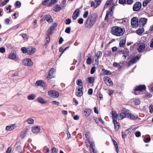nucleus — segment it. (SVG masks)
Segmentation results:
<instances>
[{
    "label": "nucleus",
    "instance_id": "1",
    "mask_svg": "<svg viewBox=\"0 0 153 153\" xmlns=\"http://www.w3.org/2000/svg\"><path fill=\"white\" fill-rule=\"evenodd\" d=\"M97 18V16L96 13H94L91 16H89L85 25L86 27L88 28L92 27L96 21Z\"/></svg>",
    "mask_w": 153,
    "mask_h": 153
},
{
    "label": "nucleus",
    "instance_id": "2",
    "mask_svg": "<svg viewBox=\"0 0 153 153\" xmlns=\"http://www.w3.org/2000/svg\"><path fill=\"white\" fill-rule=\"evenodd\" d=\"M111 32L112 34L114 35L117 36H120L123 34L124 30L122 28L115 26L112 27Z\"/></svg>",
    "mask_w": 153,
    "mask_h": 153
},
{
    "label": "nucleus",
    "instance_id": "3",
    "mask_svg": "<svg viewBox=\"0 0 153 153\" xmlns=\"http://www.w3.org/2000/svg\"><path fill=\"white\" fill-rule=\"evenodd\" d=\"M48 94L50 97L53 98H58L59 96V94L58 92L52 90L49 91Z\"/></svg>",
    "mask_w": 153,
    "mask_h": 153
},
{
    "label": "nucleus",
    "instance_id": "4",
    "mask_svg": "<svg viewBox=\"0 0 153 153\" xmlns=\"http://www.w3.org/2000/svg\"><path fill=\"white\" fill-rule=\"evenodd\" d=\"M56 2V0H45L42 2V4L44 5H48L50 7Z\"/></svg>",
    "mask_w": 153,
    "mask_h": 153
},
{
    "label": "nucleus",
    "instance_id": "5",
    "mask_svg": "<svg viewBox=\"0 0 153 153\" xmlns=\"http://www.w3.org/2000/svg\"><path fill=\"white\" fill-rule=\"evenodd\" d=\"M23 65L28 66H33V63L32 61L30 59H23L22 61Z\"/></svg>",
    "mask_w": 153,
    "mask_h": 153
},
{
    "label": "nucleus",
    "instance_id": "6",
    "mask_svg": "<svg viewBox=\"0 0 153 153\" xmlns=\"http://www.w3.org/2000/svg\"><path fill=\"white\" fill-rule=\"evenodd\" d=\"M31 131L33 133L35 134H39L42 132L40 127L39 126H32L31 128Z\"/></svg>",
    "mask_w": 153,
    "mask_h": 153
},
{
    "label": "nucleus",
    "instance_id": "7",
    "mask_svg": "<svg viewBox=\"0 0 153 153\" xmlns=\"http://www.w3.org/2000/svg\"><path fill=\"white\" fill-rule=\"evenodd\" d=\"M131 26L133 27H137L138 25V20L137 18L134 17L131 20Z\"/></svg>",
    "mask_w": 153,
    "mask_h": 153
},
{
    "label": "nucleus",
    "instance_id": "8",
    "mask_svg": "<svg viewBox=\"0 0 153 153\" xmlns=\"http://www.w3.org/2000/svg\"><path fill=\"white\" fill-rule=\"evenodd\" d=\"M55 71V69L54 68H52L51 69L46 76V78L47 80L50 79L53 77V74Z\"/></svg>",
    "mask_w": 153,
    "mask_h": 153
},
{
    "label": "nucleus",
    "instance_id": "9",
    "mask_svg": "<svg viewBox=\"0 0 153 153\" xmlns=\"http://www.w3.org/2000/svg\"><path fill=\"white\" fill-rule=\"evenodd\" d=\"M57 26V24L56 23H54L49 28L47 31V33L48 35H50L53 33V31L54 28Z\"/></svg>",
    "mask_w": 153,
    "mask_h": 153
},
{
    "label": "nucleus",
    "instance_id": "10",
    "mask_svg": "<svg viewBox=\"0 0 153 153\" xmlns=\"http://www.w3.org/2000/svg\"><path fill=\"white\" fill-rule=\"evenodd\" d=\"M121 55H123V59L126 58L127 56L128 55L129 51L128 49H125L124 51H120L118 52Z\"/></svg>",
    "mask_w": 153,
    "mask_h": 153
},
{
    "label": "nucleus",
    "instance_id": "11",
    "mask_svg": "<svg viewBox=\"0 0 153 153\" xmlns=\"http://www.w3.org/2000/svg\"><path fill=\"white\" fill-rule=\"evenodd\" d=\"M103 80L106 84L110 86L113 84V82L111 79L108 77H104L103 78Z\"/></svg>",
    "mask_w": 153,
    "mask_h": 153
},
{
    "label": "nucleus",
    "instance_id": "12",
    "mask_svg": "<svg viewBox=\"0 0 153 153\" xmlns=\"http://www.w3.org/2000/svg\"><path fill=\"white\" fill-rule=\"evenodd\" d=\"M145 45L143 42L140 43L138 44L137 51L139 52H143L145 50Z\"/></svg>",
    "mask_w": 153,
    "mask_h": 153
},
{
    "label": "nucleus",
    "instance_id": "13",
    "mask_svg": "<svg viewBox=\"0 0 153 153\" xmlns=\"http://www.w3.org/2000/svg\"><path fill=\"white\" fill-rule=\"evenodd\" d=\"M125 110L124 111L125 112H122L118 114V119L119 120H122L125 117H127V110L125 109Z\"/></svg>",
    "mask_w": 153,
    "mask_h": 153
},
{
    "label": "nucleus",
    "instance_id": "14",
    "mask_svg": "<svg viewBox=\"0 0 153 153\" xmlns=\"http://www.w3.org/2000/svg\"><path fill=\"white\" fill-rule=\"evenodd\" d=\"M141 3L140 2H136L133 7V10L134 11H138L141 8Z\"/></svg>",
    "mask_w": 153,
    "mask_h": 153
},
{
    "label": "nucleus",
    "instance_id": "15",
    "mask_svg": "<svg viewBox=\"0 0 153 153\" xmlns=\"http://www.w3.org/2000/svg\"><path fill=\"white\" fill-rule=\"evenodd\" d=\"M127 117L128 119L131 120H135L137 118V115L132 114L129 112L127 110Z\"/></svg>",
    "mask_w": 153,
    "mask_h": 153
},
{
    "label": "nucleus",
    "instance_id": "16",
    "mask_svg": "<svg viewBox=\"0 0 153 153\" xmlns=\"http://www.w3.org/2000/svg\"><path fill=\"white\" fill-rule=\"evenodd\" d=\"M27 53L29 55H31L35 52L36 49L34 48L30 47L27 48Z\"/></svg>",
    "mask_w": 153,
    "mask_h": 153
},
{
    "label": "nucleus",
    "instance_id": "17",
    "mask_svg": "<svg viewBox=\"0 0 153 153\" xmlns=\"http://www.w3.org/2000/svg\"><path fill=\"white\" fill-rule=\"evenodd\" d=\"M146 89V87L145 85H141L136 86L134 90V91H142Z\"/></svg>",
    "mask_w": 153,
    "mask_h": 153
},
{
    "label": "nucleus",
    "instance_id": "18",
    "mask_svg": "<svg viewBox=\"0 0 153 153\" xmlns=\"http://www.w3.org/2000/svg\"><path fill=\"white\" fill-rule=\"evenodd\" d=\"M111 114L112 115L113 122L117 121V120L118 118L119 114H117V112L114 111H111Z\"/></svg>",
    "mask_w": 153,
    "mask_h": 153
},
{
    "label": "nucleus",
    "instance_id": "19",
    "mask_svg": "<svg viewBox=\"0 0 153 153\" xmlns=\"http://www.w3.org/2000/svg\"><path fill=\"white\" fill-rule=\"evenodd\" d=\"M83 88H80L77 87L76 90V94L78 97H81L83 94L82 89Z\"/></svg>",
    "mask_w": 153,
    "mask_h": 153
},
{
    "label": "nucleus",
    "instance_id": "20",
    "mask_svg": "<svg viewBox=\"0 0 153 153\" xmlns=\"http://www.w3.org/2000/svg\"><path fill=\"white\" fill-rule=\"evenodd\" d=\"M147 19L144 18H141L139 21V24L141 26H143L146 23Z\"/></svg>",
    "mask_w": 153,
    "mask_h": 153
},
{
    "label": "nucleus",
    "instance_id": "21",
    "mask_svg": "<svg viewBox=\"0 0 153 153\" xmlns=\"http://www.w3.org/2000/svg\"><path fill=\"white\" fill-rule=\"evenodd\" d=\"M83 113L85 117H87L90 115L91 113V110L90 109H86L84 111Z\"/></svg>",
    "mask_w": 153,
    "mask_h": 153
},
{
    "label": "nucleus",
    "instance_id": "22",
    "mask_svg": "<svg viewBox=\"0 0 153 153\" xmlns=\"http://www.w3.org/2000/svg\"><path fill=\"white\" fill-rule=\"evenodd\" d=\"M79 12V9H77L75 10L73 15L72 17L74 20H75L77 18Z\"/></svg>",
    "mask_w": 153,
    "mask_h": 153
},
{
    "label": "nucleus",
    "instance_id": "23",
    "mask_svg": "<svg viewBox=\"0 0 153 153\" xmlns=\"http://www.w3.org/2000/svg\"><path fill=\"white\" fill-rule=\"evenodd\" d=\"M9 58L11 59L14 60L16 58V52L15 51L12 52L8 55Z\"/></svg>",
    "mask_w": 153,
    "mask_h": 153
},
{
    "label": "nucleus",
    "instance_id": "24",
    "mask_svg": "<svg viewBox=\"0 0 153 153\" xmlns=\"http://www.w3.org/2000/svg\"><path fill=\"white\" fill-rule=\"evenodd\" d=\"M139 57L138 56H136L133 58L128 63V65L130 66L132 64L136 62L139 60Z\"/></svg>",
    "mask_w": 153,
    "mask_h": 153
},
{
    "label": "nucleus",
    "instance_id": "25",
    "mask_svg": "<svg viewBox=\"0 0 153 153\" xmlns=\"http://www.w3.org/2000/svg\"><path fill=\"white\" fill-rule=\"evenodd\" d=\"M95 145L94 144V143H92L91 146V147H90V151L91 153H96L97 151L95 149Z\"/></svg>",
    "mask_w": 153,
    "mask_h": 153
},
{
    "label": "nucleus",
    "instance_id": "26",
    "mask_svg": "<svg viewBox=\"0 0 153 153\" xmlns=\"http://www.w3.org/2000/svg\"><path fill=\"white\" fill-rule=\"evenodd\" d=\"M16 125L13 124L10 126H7L6 127V131H11L13 130L16 127Z\"/></svg>",
    "mask_w": 153,
    "mask_h": 153
},
{
    "label": "nucleus",
    "instance_id": "27",
    "mask_svg": "<svg viewBox=\"0 0 153 153\" xmlns=\"http://www.w3.org/2000/svg\"><path fill=\"white\" fill-rule=\"evenodd\" d=\"M27 131L28 129L26 128L24 131L21 132L20 137L22 139H23L25 137Z\"/></svg>",
    "mask_w": 153,
    "mask_h": 153
},
{
    "label": "nucleus",
    "instance_id": "28",
    "mask_svg": "<svg viewBox=\"0 0 153 153\" xmlns=\"http://www.w3.org/2000/svg\"><path fill=\"white\" fill-rule=\"evenodd\" d=\"M50 40V36H49V35H47L46 36V38L45 40V43L44 45V46L45 48H46L48 46V45L49 43Z\"/></svg>",
    "mask_w": 153,
    "mask_h": 153
},
{
    "label": "nucleus",
    "instance_id": "29",
    "mask_svg": "<svg viewBox=\"0 0 153 153\" xmlns=\"http://www.w3.org/2000/svg\"><path fill=\"white\" fill-rule=\"evenodd\" d=\"M36 85L44 86L45 85V83L42 80H38L36 83Z\"/></svg>",
    "mask_w": 153,
    "mask_h": 153
},
{
    "label": "nucleus",
    "instance_id": "30",
    "mask_svg": "<svg viewBox=\"0 0 153 153\" xmlns=\"http://www.w3.org/2000/svg\"><path fill=\"white\" fill-rule=\"evenodd\" d=\"M45 19L48 23L52 22L53 21L51 16L50 15H46L45 17Z\"/></svg>",
    "mask_w": 153,
    "mask_h": 153
},
{
    "label": "nucleus",
    "instance_id": "31",
    "mask_svg": "<svg viewBox=\"0 0 153 153\" xmlns=\"http://www.w3.org/2000/svg\"><path fill=\"white\" fill-rule=\"evenodd\" d=\"M101 73L102 75H110L111 74L110 71L104 69H102L101 71Z\"/></svg>",
    "mask_w": 153,
    "mask_h": 153
},
{
    "label": "nucleus",
    "instance_id": "32",
    "mask_svg": "<svg viewBox=\"0 0 153 153\" xmlns=\"http://www.w3.org/2000/svg\"><path fill=\"white\" fill-rule=\"evenodd\" d=\"M83 84L82 80L81 79H78L76 82V84L78 85L77 87L80 88H83V86L82 85Z\"/></svg>",
    "mask_w": 153,
    "mask_h": 153
},
{
    "label": "nucleus",
    "instance_id": "33",
    "mask_svg": "<svg viewBox=\"0 0 153 153\" xmlns=\"http://www.w3.org/2000/svg\"><path fill=\"white\" fill-rule=\"evenodd\" d=\"M28 124L30 125H33L34 123V120L31 118H29L27 119L26 120Z\"/></svg>",
    "mask_w": 153,
    "mask_h": 153
},
{
    "label": "nucleus",
    "instance_id": "34",
    "mask_svg": "<svg viewBox=\"0 0 153 153\" xmlns=\"http://www.w3.org/2000/svg\"><path fill=\"white\" fill-rule=\"evenodd\" d=\"M36 97L35 95L34 94H31L27 96V98L28 100H33Z\"/></svg>",
    "mask_w": 153,
    "mask_h": 153
},
{
    "label": "nucleus",
    "instance_id": "35",
    "mask_svg": "<svg viewBox=\"0 0 153 153\" xmlns=\"http://www.w3.org/2000/svg\"><path fill=\"white\" fill-rule=\"evenodd\" d=\"M37 100L40 103L42 104H46L47 102L46 100L40 97H38V98Z\"/></svg>",
    "mask_w": 153,
    "mask_h": 153
},
{
    "label": "nucleus",
    "instance_id": "36",
    "mask_svg": "<svg viewBox=\"0 0 153 153\" xmlns=\"http://www.w3.org/2000/svg\"><path fill=\"white\" fill-rule=\"evenodd\" d=\"M61 9V7L58 4L55 5L53 8V10L55 12H58Z\"/></svg>",
    "mask_w": 153,
    "mask_h": 153
},
{
    "label": "nucleus",
    "instance_id": "37",
    "mask_svg": "<svg viewBox=\"0 0 153 153\" xmlns=\"http://www.w3.org/2000/svg\"><path fill=\"white\" fill-rule=\"evenodd\" d=\"M114 125V129L116 130H117L119 128V124L117 121H113Z\"/></svg>",
    "mask_w": 153,
    "mask_h": 153
},
{
    "label": "nucleus",
    "instance_id": "38",
    "mask_svg": "<svg viewBox=\"0 0 153 153\" xmlns=\"http://www.w3.org/2000/svg\"><path fill=\"white\" fill-rule=\"evenodd\" d=\"M86 141L85 142V144H86V146L87 147H88L89 146H90V147H91V144L92 143H94V142H91V143L90 142V140H89V139H86Z\"/></svg>",
    "mask_w": 153,
    "mask_h": 153
},
{
    "label": "nucleus",
    "instance_id": "39",
    "mask_svg": "<svg viewBox=\"0 0 153 153\" xmlns=\"http://www.w3.org/2000/svg\"><path fill=\"white\" fill-rule=\"evenodd\" d=\"M112 140L113 142V143L114 146L116 148V152L118 153V145L117 142L114 140L112 139Z\"/></svg>",
    "mask_w": 153,
    "mask_h": 153
},
{
    "label": "nucleus",
    "instance_id": "40",
    "mask_svg": "<svg viewBox=\"0 0 153 153\" xmlns=\"http://www.w3.org/2000/svg\"><path fill=\"white\" fill-rule=\"evenodd\" d=\"M126 42V39H124L122 40L119 43V45L120 47H122L123 45L125 44Z\"/></svg>",
    "mask_w": 153,
    "mask_h": 153
},
{
    "label": "nucleus",
    "instance_id": "41",
    "mask_svg": "<svg viewBox=\"0 0 153 153\" xmlns=\"http://www.w3.org/2000/svg\"><path fill=\"white\" fill-rule=\"evenodd\" d=\"M134 102V104L135 105H139L140 104L141 102L140 100L138 98L135 99Z\"/></svg>",
    "mask_w": 153,
    "mask_h": 153
},
{
    "label": "nucleus",
    "instance_id": "42",
    "mask_svg": "<svg viewBox=\"0 0 153 153\" xmlns=\"http://www.w3.org/2000/svg\"><path fill=\"white\" fill-rule=\"evenodd\" d=\"M144 31V29L143 28H141L140 29L136 31V33L138 35H141L143 33V32Z\"/></svg>",
    "mask_w": 153,
    "mask_h": 153
},
{
    "label": "nucleus",
    "instance_id": "43",
    "mask_svg": "<svg viewBox=\"0 0 153 153\" xmlns=\"http://www.w3.org/2000/svg\"><path fill=\"white\" fill-rule=\"evenodd\" d=\"M144 94L145 95V97L147 98H149L152 96V95L150 93L146 91H145L144 92Z\"/></svg>",
    "mask_w": 153,
    "mask_h": 153
},
{
    "label": "nucleus",
    "instance_id": "44",
    "mask_svg": "<svg viewBox=\"0 0 153 153\" xmlns=\"http://www.w3.org/2000/svg\"><path fill=\"white\" fill-rule=\"evenodd\" d=\"M94 80V78L93 77H89L88 78V81L90 83H93Z\"/></svg>",
    "mask_w": 153,
    "mask_h": 153
},
{
    "label": "nucleus",
    "instance_id": "45",
    "mask_svg": "<svg viewBox=\"0 0 153 153\" xmlns=\"http://www.w3.org/2000/svg\"><path fill=\"white\" fill-rule=\"evenodd\" d=\"M151 0H144L143 3V7L146 6L147 4L149 3Z\"/></svg>",
    "mask_w": 153,
    "mask_h": 153
},
{
    "label": "nucleus",
    "instance_id": "46",
    "mask_svg": "<svg viewBox=\"0 0 153 153\" xmlns=\"http://www.w3.org/2000/svg\"><path fill=\"white\" fill-rule=\"evenodd\" d=\"M112 1V0H107L105 5L104 6V8H107V6L110 4H111Z\"/></svg>",
    "mask_w": 153,
    "mask_h": 153
},
{
    "label": "nucleus",
    "instance_id": "47",
    "mask_svg": "<svg viewBox=\"0 0 153 153\" xmlns=\"http://www.w3.org/2000/svg\"><path fill=\"white\" fill-rule=\"evenodd\" d=\"M113 65L115 67H120V68H121V66L120 65L119 63L114 62L113 64Z\"/></svg>",
    "mask_w": 153,
    "mask_h": 153
},
{
    "label": "nucleus",
    "instance_id": "48",
    "mask_svg": "<svg viewBox=\"0 0 153 153\" xmlns=\"http://www.w3.org/2000/svg\"><path fill=\"white\" fill-rule=\"evenodd\" d=\"M99 58L95 56H94V57L93 60H94L95 61V64L98 65V59Z\"/></svg>",
    "mask_w": 153,
    "mask_h": 153
},
{
    "label": "nucleus",
    "instance_id": "49",
    "mask_svg": "<svg viewBox=\"0 0 153 153\" xmlns=\"http://www.w3.org/2000/svg\"><path fill=\"white\" fill-rule=\"evenodd\" d=\"M15 5L17 8H19L21 6V3L19 1H17L16 2Z\"/></svg>",
    "mask_w": 153,
    "mask_h": 153
},
{
    "label": "nucleus",
    "instance_id": "50",
    "mask_svg": "<svg viewBox=\"0 0 153 153\" xmlns=\"http://www.w3.org/2000/svg\"><path fill=\"white\" fill-rule=\"evenodd\" d=\"M102 55V52L100 51H99L97 52L96 55H95V56L97 57L98 58H100L101 57Z\"/></svg>",
    "mask_w": 153,
    "mask_h": 153
},
{
    "label": "nucleus",
    "instance_id": "51",
    "mask_svg": "<svg viewBox=\"0 0 153 153\" xmlns=\"http://www.w3.org/2000/svg\"><path fill=\"white\" fill-rule=\"evenodd\" d=\"M52 104L56 106H59L60 105V103L59 102L55 101H53L52 102Z\"/></svg>",
    "mask_w": 153,
    "mask_h": 153
},
{
    "label": "nucleus",
    "instance_id": "52",
    "mask_svg": "<svg viewBox=\"0 0 153 153\" xmlns=\"http://www.w3.org/2000/svg\"><path fill=\"white\" fill-rule=\"evenodd\" d=\"M151 140V138L148 137L144 140V142L145 143H149Z\"/></svg>",
    "mask_w": 153,
    "mask_h": 153
},
{
    "label": "nucleus",
    "instance_id": "53",
    "mask_svg": "<svg viewBox=\"0 0 153 153\" xmlns=\"http://www.w3.org/2000/svg\"><path fill=\"white\" fill-rule=\"evenodd\" d=\"M21 36L24 40H27V39L28 37L26 34H22L21 35Z\"/></svg>",
    "mask_w": 153,
    "mask_h": 153
},
{
    "label": "nucleus",
    "instance_id": "54",
    "mask_svg": "<svg viewBox=\"0 0 153 153\" xmlns=\"http://www.w3.org/2000/svg\"><path fill=\"white\" fill-rule=\"evenodd\" d=\"M21 50L23 53H27V48H26L25 47H24L21 48Z\"/></svg>",
    "mask_w": 153,
    "mask_h": 153
},
{
    "label": "nucleus",
    "instance_id": "55",
    "mask_svg": "<svg viewBox=\"0 0 153 153\" xmlns=\"http://www.w3.org/2000/svg\"><path fill=\"white\" fill-rule=\"evenodd\" d=\"M71 20L69 19H67L65 20V24L66 25H69L71 23Z\"/></svg>",
    "mask_w": 153,
    "mask_h": 153
},
{
    "label": "nucleus",
    "instance_id": "56",
    "mask_svg": "<svg viewBox=\"0 0 153 153\" xmlns=\"http://www.w3.org/2000/svg\"><path fill=\"white\" fill-rule=\"evenodd\" d=\"M96 2L97 3V5L95 7H97L101 3V0H95Z\"/></svg>",
    "mask_w": 153,
    "mask_h": 153
},
{
    "label": "nucleus",
    "instance_id": "57",
    "mask_svg": "<svg viewBox=\"0 0 153 153\" xmlns=\"http://www.w3.org/2000/svg\"><path fill=\"white\" fill-rule=\"evenodd\" d=\"M65 31L67 33H70L71 32V28L70 27H67L65 30Z\"/></svg>",
    "mask_w": 153,
    "mask_h": 153
},
{
    "label": "nucleus",
    "instance_id": "58",
    "mask_svg": "<svg viewBox=\"0 0 153 153\" xmlns=\"http://www.w3.org/2000/svg\"><path fill=\"white\" fill-rule=\"evenodd\" d=\"M95 71V67H93L91 69L90 73L91 74H93Z\"/></svg>",
    "mask_w": 153,
    "mask_h": 153
},
{
    "label": "nucleus",
    "instance_id": "59",
    "mask_svg": "<svg viewBox=\"0 0 153 153\" xmlns=\"http://www.w3.org/2000/svg\"><path fill=\"white\" fill-rule=\"evenodd\" d=\"M5 49L3 47H1L0 48V52L1 53H4L5 52Z\"/></svg>",
    "mask_w": 153,
    "mask_h": 153
},
{
    "label": "nucleus",
    "instance_id": "60",
    "mask_svg": "<svg viewBox=\"0 0 153 153\" xmlns=\"http://www.w3.org/2000/svg\"><path fill=\"white\" fill-rule=\"evenodd\" d=\"M90 133L89 132H87L85 134V136L86 138H87L86 139H89L90 137Z\"/></svg>",
    "mask_w": 153,
    "mask_h": 153
},
{
    "label": "nucleus",
    "instance_id": "61",
    "mask_svg": "<svg viewBox=\"0 0 153 153\" xmlns=\"http://www.w3.org/2000/svg\"><path fill=\"white\" fill-rule=\"evenodd\" d=\"M94 112L97 114H98L99 113V110L98 108H97L96 107H94Z\"/></svg>",
    "mask_w": 153,
    "mask_h": 153
},
{
    "label": "nucleus",
    "instance_id": "62",
    "mask_svg": "<svg viewBox=\"0 0 153 153\" xmlns=\"http://www.w3.org/2000/svg\"><path fill=\"white\" fill-rule=\"evenodd\" d=\"M135 135L136 137H139L140 136L141 134L140 131H137L135 133Z\"/></svg>",
    "mask_w": 153,
    "mask_h": 153
},
{
    "label": "nucleus",
    "instance_id": "63",
    "mask_svg": "<svg viewBox=\"0 0 153 153\" xmlns=\"http://www.w3.org/2000/svg\"><path fill=\"white\" fill-rule=\"evenodd\" d=\"M88 11H86L84 13L83 15V17L84 18H86L88 16Z\"/></svg>",
    "mask_w": 153,
    "mask_h": 153
},
{
    "label": "nucleus",
    "instance_id": "64",
    "mask_svg": "<svg viewBox=\"0 0 153 153\" xmlns=\"http://www.w3.org/2000/svg\"><path fill=\"white\" fill-rule=\"evenodd\" d=\"M51 153H57L56 148H53L51 149Z\"/></svg>",
    "mask_w": 153,
    "mask_h": 153
}]
</instances>
